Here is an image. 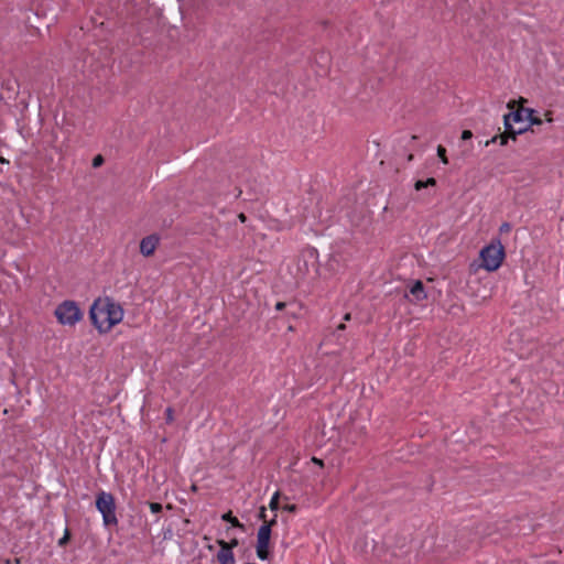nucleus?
<instances>
[{"label":"nucleus","mask_w":564,"mask_h":564,"mask_svg":"<svg viewBox=\"0 0 564 564\" xmlns=\"http://www.w3.org/2000/svg\"><path fill=\"white\" fill-rule=\"evenodd\" d=\"M207 549H208L209 551H213V550H214V546H213L212 544H208V545H207Z\"/></svg>","instance_id":"obj_28"},{"label":"nucleus","mask_w":564,"mask_h":564,"mask_svg":"<svg viewBox=\"0 0 564 564\" xmlns=\"http://www.w3.org/2000/svg\"><path fill=\"white\" fill-rule=\"evenodd\" d=\"M275 517L270 521H264V523L259 528L257 533V556L264 561L269 557L270 554V539H271V529L275 524Z\"/></svg>","instance_id":"obj_6"},{"label":"nucleus","mask_w":564,"mask_h":564,"mask_svg":"<svg viewBox=\"0 0 564 564\" xmlns=\"http://www.w3.org/2000/svg\"><path fill=\"white\" fill-rule=\"evenodd\" d=\"M54 315L64 326H74L83 318V312L74 301H64L57 305Z\"/></svg>","instance_id":"obj_4"},{"label":"nucleus","mask_w":564,"mask_h":564,"mask_svg":"<svg viewBox=\"0 0 564 564\" xmlns=\"http://www.w3.org/2000/svg\"><path fill=\"white\" fill-rule=\"evenodd\" d=\"M216 543L219 545L220 550L218 551L216 558L219 564H236L234 552L227 546V542L225 540L218 539Z\"/></svg>","instance_id":"obj_7"},{"label":"nucleus","mask_w":564,"mask_h":564,"mask_svg":"<svg viewBox=\"0 0 564 564\" xmlns=\"http://www.w3.org/2000/svg\"><path fill=\"white\" fill-rule=\"evenodd\" d=\"M505 259V248L500 241H495L480 251L481 267L487 271H496Z\"/></svg>","instance_id":"obj_3"},{"label":"nucleus","mask_w":564,"mask_h":564,"mask_svg":"<svg viewBox=\"0 0 564 564\" xmlns=\"http://www.w3.org/2000/svg\"><path fill=\"white\" fill-rule=\"evenodd\" d=\"M227 546L232 551L236 546H238V540L232 539L231 541L227 542Z\"/></svg>","instance_id":"obj_20"},{"label":"nucleus","mask_w":564,"mask_h":564,"mask_svg":"<svg viewBox=\"0 0 564 564\" xmlns=\"http://www.w3.org/2000/svg\"><path fill=\"white\" fill-rule=\"evenodd\" d=\"M96 508L102 514L105 525L117 524L116 503L111 494L101 491L96 498Z\"/></svg>","instance_id":"obj_5"},{"label":"nucleus","mask_w":564,"mask_h":564,"mask_svg":"<svg viewBox=\"0 0 564 564\" xmlns=\"http://www.w3.org/2000/svg\"><path fill=\"white\" fill-rule=\"evenodd\" d=\"M510 230V225L509 224H502L501 227H500V231L501 232H508Z\"/></svg>","instance_id":"obj_23"},{"label":"nucleus","mask_w":564,"mask_h":564,"mask_svg":"<svg viewBox=\"0 0 564 564\" xmlns=\"http://www.w3.org/2000/svg\"><path fill=\"white\" fill-rule=\"evenodd\" d=\"M239 218H240V220H241V221H245V219H246V217H245V215H243V214H240V215H239Z\"/></svg>","instance_id":"obj_26"},{"label":"nucleus","mask_w":564,"mask_h":564,"mask_svg":"<svg viewBox=\"0 0 564 564\" xmlns=\"http://www.w3.org/2000/svg\"><path fill=\"white\" fill-rule=\"evenodd\" d=\"M279 498H280L279 492H275L272 496V498L270 500V503H269V507H270L271 510L275 511V510L279 509Z\"/></svg>","instance_id":"obj_13"},{"label":"nucleus","mask_w":564,"mask_h":564,"mask_svg":"<svg viewBox=\"0 0 564 564\" xmlns=\"http://www.w3.org/2000/svg\"><path fill=\"white\" fill-rule=\"evenodd\" d=\"M265 517H267V514H265V508H264V507H262V508L260 509V512H259V518H260V519H262V520H263V522H264V521H268V520L265 519Z\"/></svg>","instance_id":"obj_21"},{"label":"nucleus","mask_w":564,"mask_h":564,"mask_svg":"<svg viewBox=\"0 0 564 564\" xmlns=\"http://www.w3.org/2000/svg\"><path fill=\"white\" fill-rule=\"evenodd\" d=\"M345 327H346V326H345V324H340V325L338 326V329H339V330H344V329H345Z\"/></svg>","instance_id":"obj_25"},{"label":"nucleus","mask_w":564,"mask_h":564,"mask_svg":"<svg viewBox=\"0 0 564 564\" xmlns=\"http://www.w3.org/2000/svg\"><path fill=\"white\" fill-rule=\"evenodd\" d=\"M435 184H436L435 178L430 177L426 181H417V182H415L414 188L416 191H421V189H423L425 187H429V186H435Z\"/></svg>","instance_id":"obj_10"},{"label":"nucleus","mask_w":564,"mask_h":564,"mask_svg":"<svg viewBox=\"0 0 564 564\" xmlns=\"http://www.w3.org/2000/svg\"><path fill=\"white\" fill-rule=\"evenodd\" d=\"M473 137V133L470 130H464L463 133H462V139L463 140H468Z\"/></svg>","instance_id":"obj_18"},{"label":"nucleus","mask_w":564,"mask_h":564,"mask_svg":"<svg viewBox=\"0 0 564 564\" xmlns=\"http://www.w3.org/2000/svg\"><path fill=\"white\" fill-rule=\"evenodd\" d=\"M283 307H284V303L279 302V303L276 304V310H282Z\"/></svg>","instance_id":"obj_24"},{"label":"nucleus","mask_w":564,"mask_h":564,"mask_svg":"<svg viewBox=\"0 0 564 564\" xmlns=\"http://www.w3.org/2000/svg\"><path fill=\"white\" fill-rule=\"evenodd\" d=\"M523 102H525V99L524 98H520L519 101L509 100L506 106H508V107H511V106H522Z\"/></svg>","instance_id":"obj_17"},{"label":"nucleus","mask_w":564,"mask_h":564,"mask_svg":"<svg viewBox=\"0 0 564 564\" xmlns=\"http://www.w3.org/2000/svg\"><path fill=\"white\" fill-rule=\"evenodd\" d=\"M283 510H285L288 512H294L296 510V506L295 505H284Z\"/></svg>","instance_id":"obj_19"},{"label":"nucleus","mask_w":564,"mask_h":564,"mask_svg":"<svg viewBox=\"0 0 564 564\" xmlns=\"http://www.w3.org/2000/svg\"><path fill=\"white\" fill-rule=\"evenodd\" d=\"M160 238L156 235H150L148 237H144L140 242V252L144 257H150L154 253L155 249L158 248Z\"/></svg>","instance_id":"obj_8"},{"label":"nucleus","mask_w":564,"mask_h":564,"mask_svg":"<svg viewBox=\"0 0 564 564\" xmlns=\"http://www.w3.org/2000/svg\"><path fill=\"white\" fill-rule=\"evenodd\" d=\"M513 112L505 116L506 131L502 134L495 135L487 140L485 145L499 141L501 145H506L509 139L514 140L517 134L525 132L533 124H541L544 120L552 121L550 111L545 108H514Z\"/></svg>","instance_id":"obj_1"},{"label":"nucleus","mask_w":564,"mask_h":564,"mask_svg":"<svg viewBox=\"0 0 564 564\" xmlns=\"http://www.w3.org/2000/svg\"><path fill=\"white\" fill-rule=\"evenodd\" d=\"M223 520L230 522L232 527L243 528L240 521L236 517H232L230 511L223 514Z\"/></svg>","instance_id":"obj_11"},{"label":"nucleus","mask_w":564,"mask_h":564,"mask_svg":"<svg viewBox=\"0 0 564 564\" xmlns=\"http://www.w3.org/2000/svg\"><path fill=\"white\" fill-rule=\"evenodd\" d=\"M166 420H167V422H172L173 421V411H172V409H167L166 410Z\"/></svg>","instance_id":"obj_22"},{"label":"nucleus","mask_w":564,"mask_h":564,"mask_svg":"<svg viewBox=\"0 0 564 564\" xmlns=\"http://www.w3.org/2000/svg\"><path fill=\"white\" fill-rule=\"evenodd\" d=\"M149 507L153 513H159L162 510V505L158 502H150Z\"/></svg>","instance_id":"obj_15"},{"label":"nucleus","mask_w":564,"mask_h":564,"mask_svg":"<svg viewBox=\"0 0 564 564\" xmlns=\"http://www.w3.org/2000/svg\"><path fill=\"white\" fill-rule=\"evenodd\" d=\"M70 539V532L68 529H65L64 535L58 540L59 546H65Z\"/></svg>","instance_id":"obj_14"},{"label":"nucleus","mask_w":564,"mask_h":564,"mask_svg":"<svg viewBox=\"0 0 564 564\" xmlns=\"http://www.w3.org/2000/svg\"><path fill=\"white\" fill-rule=\"evenodd\" d=\"M104 163V158L101 155H97L93 160V166L98 167Z\"/></svg>","instance_id":"obj_16"},{"label":"nucleus","mask_w":564,"mask_h":564,"mask_svg":"<svg viewBox=\"0 0 564 564\" xmlns=\"http://www.w3.org/2000/svg\"><path fill=\"white\" fill-rule=\"evenodd\" d=\"M437 156L441 159L442 163H448V159L446 156V149L443 145L437 147Z\"/></svg>","instance_id":"obj_12"},{"label":"nucleus","mask_w":564,"mask_h":564,"mask_svg":"<svg viewBox=\"0 0 564 564\" xmlns=\"http://www.w3.org/2000/svg\"><path fill=\"white\" fill-rule=\"evenodd\" d=\"M344 318H345V321H349L350 319V314H346Z\"/></svg>","instance_id":"obj_27"},{"label":"nucleus","mask_w":564,"mask_h":564,"mask_svg":"<svg viewBox=\"0 0 564 564\" xmlns=\"http://www.w3.org/2000/svg\"><path fill=\"white\" fill-rule=\"evenodd\" d=\"M89 317L97 332L101 335H106L122 323L124 308L115 299L100 296L93 302L89 310Z\"/></svg>","instance_id":"obj_2"},{"label":"nucleus","mask_w":564,"mask_h":564,"mask_svg":"<svg viewBox=\"0 0 564 564\" xmlns=\"http://www.w3.org/2000/svg\"><path fill=\"white\" fill-rule=\"evenodd\" d=\"M410 299L413 303H420L426 300L427 295L421 281H415L410 288Z\"/></svg>","instance_id":"obj_9"}]
</instances>
